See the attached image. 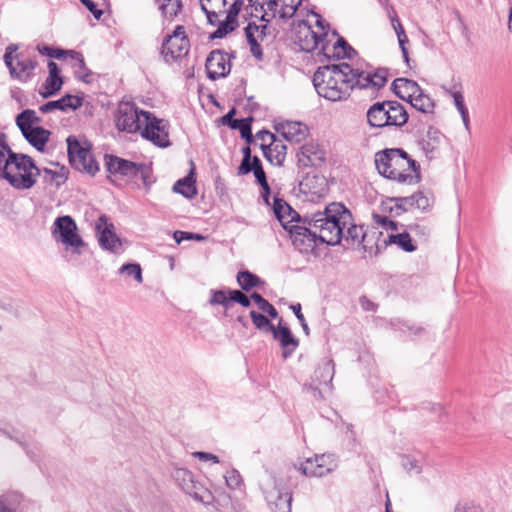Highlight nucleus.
<instances>
[{"label": "nucleus", "instance_id": "nucleus-44", "mask_svg": "<svg viewBox=\"0 0 512 512\" xmlns=\"http://www.w3.org/2000/svg\"><path fill=\"white\" fill-rule=\"evenodd\" d=\"M250 317L252 319L253 324L259 330H263L266 332H272L275 326L270 322L268 317L265 315L256 312L255 310L250 311Z\"/></svg>", "mask_w": 512, "mask_h": 512}, {"label": "nucleus", "instance_id": "nucleus-53", "mask_svg": "<svg viewBox=\"0 0 512 512\" xmlns=\"http://www.w3.org/2000/svg\"><path fill=\"white\" fill-rule=\"evenodd\" d=\"M401 465L408 473L420 474L422 472V468L419 464V461L410 456H402L401 457Z\"/></svg>", "mask_w": 512, "mask_h": 512}, {"label": "nucleus", "instance_id": "nucleus-11", "mask_svg": "<svg viewBox=\"0 0 512 512\" xmlns=\"http://www.w3.org/2000/svg\"><path fill=\"white\" fill-rule=\"evenodd\" d=\"M338 466L337 460L332 454L315 455L294 464V468L307 477H323Z\"/></svg>", "mask_w": 512, "mask_h": 512}, {"label": "nucleus", "instance_id": "nucleus-46", "mask_svg": "<svg viewBox=\"0 0 512 512\" xmlns=\"http://www.w3.org/2000/svg\"><path fill=\"white\" fill-rule=\"evenodd\" d=\"M69 54L71 55V57L73 59L77 60L78 67L82 72L81 75L77 74V78L85 83H90L91 82L90 76H91L92 72L87 68L83 55L80 52H76L73 50H70Z\"/></svg>", "mask_w": 512, "mask_h": 512}, {"label": "nucleus", "instance_id": "nucleus-48", "mask_svg": "<svg viewBox=\"0 0 512 512\" xmlns=\"http://www.w3.org/2000/svg\"><path fill=\"white\" fill-rule=\"evenodd\" d=\"M241 123L237 125H232V129H238L240 131L241 137L244 138L247 142V144H251L253 141V135H252V117H248L245 119H240Z\"/></svg>", "mask_w": 512, "mask_h": 512}, {"label": "nucleus", "instance_id": "nucleus-5", "mask_svg": "<svg viewBox=\"0 0 512 512\" xmlns=\"http://www.w3.org/2000/svg\"><path fill=\"white\" fill-rule=\"evenodd\" d=\"M52 235L57 242H61L72 253L81 255L86 243L78 234V227L75 220L69 216H59L55 219L52 227Z\"/></svg>", "mask_w": 512, "mask_h": 512}, {"label": "nucleus", "instance_id": "nucleus-6", "mask_svg": "<svg viewBox=\"0 0 512 512\" xmlns=\"http://www.w3.org/2000/svg\"><path fill=\"white\" fill-rule=\"evenodd\" d=\"M150 114L148 111L139 109L133 102L122 101L119 103L115 115L116 127L122 132H141L145 125L143 119Z\"/></svg>", "mask_w": 512, "mask_h": 512}, {"label": "nucleus", "instance_id": "nucleus-57", "mask_svg": "<svg viewBox=\"0 0 512 512\" xmlns=\"http://www.w3.org/2000/svg\"><path fill=\"white\" fill-rule=\"evenodd\" d=\"M229 295L231 299V304L233 302L240 304L243 307H250L251 305V298L248 297L245 293H243L241 290H230L229 289Z\"/></svg>", "mask_w": 512, "mask_h": 512}, {"label": "nucleus", "instance_id": "nucleus-50", "mask_svg": "<svg viewBox=\"0 0 512 512\" xmlns=\"http://www.w3.org/2000/svg\"><path fill=\"white\" fill-rule=\"evenodd\" d=\"M120 274H126L128 276H132L138 283H142V269L141 266L137 263H127L122 265L119 269Z\"/></svg>", "mask_w": 512, "mask_h": 512}, {"label": "nucleus", "instance_id": "nucleus-29", "mask_svg": "<svg viewBox=\"0 0 512 512\" xmlns=\"http://www.w3.org/2000/svg\"><path fill=\"white\" fill-rule=\"evenodd\" d=\"M409 103L416 110L425 114L433 113L435 107L430 96L425 94L422 88L420 89V92H417L414 95L413 99H410Z\"/></svg>", "mask_w": 512, "mask_h": 512}, {"label": "nucleus", "instance_id": "nucleus-21", "mask_svg": "<svg viewBox=\"0 0 512 512\" xmlns=\"http://www.w3.org/2000/svg\"><path fill=\"white\" fill-rule=\"evenodd\" d=\"M271 333L283 348V358L290 357L299 345L298 339L294 337L290 328L279 323L278 327H275Z\"/></svg>", "mask_w": 512, "mask_h": 512}, {"label": "nucleus", "instance_id": "nucleus-9", "mask_svg": "<svg viewBox=\"0 0 512 512\" xmlns=\"http://www.w3.org/2000/svg\"><path fill=\"white\" fill-rule=\"evenodd\" d=\"M335 369L334 362L331 359H324L314 371L312 383L305 384L303 389L307 393H311L315 399L322 400L324 398L323 389L332 390V380Z\"/></svg>", "mask_w": 512, "mask_h": 512}, {"label": "nucleus", "instance_id": "nucleus-18", "mask_svg": "<svg viewBox=\"0 0 512 512\" xmlns=\"http://www.w3.org/2000/svg\"><path fill=\"white\" fill-rule=\"evenodd\" d=\"M18 50L16 44H10L6 47L5 54L3 56L5 65L9 69L10 76L21 82H26L30 79L29 72L26 68L25 60H19L18 55L13 54Z\"/></svg>", "mask_w": 512, "mask_h": 512}, {"label": "nucleus", "instance_id": "nucleus-32", "mask_svg": "<svg viewBox=\"0 0 512 512\" xmlns=\"http://www.w3.org/2000/svg\"><path fill=\"white\" fill-rule=\"evenodd\" d=\"M40 122V118L36 115L34 110L25 109L19 113L16 117V125L20 129L21 133L34 128L33 124Z\"/></svg>", "mask_w": 512, "mask_h": 512}, {"label": "nucleus", "instance_id": "nucleus-2", "mask_svg": "<svg viewBox=\"0 0 512 512\" xmlns=\"http://www.w3.org/2000/svg\"><path fill=\"white\" fill-rule=\"evenodd\" d=\"M351 220V212L342 204L333 202L323 211L305 215L306 226L295 225L289 230L294 247L301 253H310L319 240L327 245H337L343 236V227Z\"/></svg>", "mask_w": 512, "mask_h": 512}, {"label": "nucleus", "instance_id": "nucleus-25", "mask_svg": "<svg viewBox=\"0 0 512 512\" xmlns=\"http://www.w3.org/2000/svg\"><path fill=\"white\" fill-rule=\"evenodd\" d=\"M421 87L417 82L407 78H397L392 83V91L401 99L409 102L413 99L417 92H420Z\"/></svg>", "mask_w": 512, "mask_h": 512}, {"label": "nucleus", "instance_id": "nucleus-27", "mask_svg": "<svg viewBox=\"0 0 512 512\" xmlns=\"http://www.w3.org/2000/svg\"><path fill=\"white\" fill-rule=\"evenodd\" d=\"M273 211L276 218L282 223L283 227L287 229L286 223L299 218L298 213L291 208L288 203L281 198H274Z\"/></svg>", "mask_w": 512, "mask_h": 512}, {"label": "nucleus", "instance_id": "nucleus-60", "mask_svg": "<svg viewBox=\"0 0 512 512\" xmlns=\"http://www.w3.org/2000/svg\"><path fill=\"white\" fill-rule=\"evenodd\" d=\"M290 308L292 309L296 318L299 320L301 327H302L303 331L305 332V334L309 335V327H308V324L306 323L303 313L301 312V304L300 303L293 304V305H291Z\"/></svg>", "mask_w": 512, "mask_h": 512}, {"label": "nucleus", "instance_id": "nucleus-28", "mask_svg": "<svg viewBox=\"0 0 512 512\" xmlns=\"http://www.w3.org/2000/svg\"><path fill=\"white\" fill-rule=\"evenodd\" d=\"M193 170L182 179L176 181L173 185V191L179 193L187 199H192L197 195Z\"/></svg>", "mask_w": 512, "mask_h": 512}, {"label": "nucleus", "instance_id": "nucleus-19", "mask_svg": "<svg viewBox=\"0 0 512 512\" xmlns=\"http://www.w3.org/2000/svg\"><path fill=\"white\" fill-rule=\"evenodd\" d=\"M276 131L292 143H300L309 135L307 125L298 121H284L276 125Z\"/></svg>", "mask_w": 512, "mask_h": 512}, {"label": "nucleus", "instance_id": "nucleus-41", "mask_svg": "<svg viewBox=\"0 0 512 512\" xmlns=\"http://www.w3.org/2000/svg\"><path fill=\"white\" fill-rule=\"evenodd\" d=\"M324 37H326L325 32L318 35L309 27L306 30V35L301 45V48L305 51H312L319 46V44L324 40Z\"/></svg>", "mask_w": 512, "mask_h": 512}, {"label": "nucleus", "instance_id": "nucleus-24", "mask_svg": "<svg viewBox=\"0 0 512 512\" xmlns=\"http://www.w3.org/2000/svg\"><path fill=\"white\" fill-rule=\"evenodd\" d=\"M390 101L376 102L367 110L366 117L370 127L383 128L387 126L388 120L385 113L389 111Z\"/></svg>", "mask_w": 512, "mask_h": 512}, {"label": "nucleus", "instance_id": "nucleus-31", "mask_svg": "<svg viewBox=\"0 0 512 512\" xmlns=\"http://www.w3.org/2000/svg\"><path fill=\"white\" fill-rule=\"evenodd\" d=\"M201 10L206 17H216L226 12L227 0H199Z\"/></svg>", "mask_w": 512, "mask_h": 512}, {"label": "nucleus", "instance_id": "nucleus-43", "mask_svg": "<svg viewBox=\"0 0 512 512\" xmlns=\"http://www.w3.org/2000/svg\"><path fill=\"white\" fill-rule=\"evenodd\" d=\"M402 202H410V207L417 208L419 210H426L430 206V199L423 192L419 191L414 193L411 196H408L407 199H402Z\"/></svg>", "mask_w": 512, "mask_h": 512}, {"label": "nucleus", "instance_id": "nucleus-58", "mask_svg": "<svg viewBox=\"0 0 512 512\" xmlns=\"http://www.w3.org/2000/svg\"><path fill=\"white\" fill-rule=\"evenodd\" d=\"M151 173V168L148 165L139 163L137 168V178H141L146 187H149L152 183Z\"/></svg>", "mask_w": 512, "mask_h": 512}, {"label": "nucleus", "instance_id": "nucleus-49", "mask_svg": "<svg viewBox=\"0 0 512 512\" xmlns=\"http://www.w3.org/2000/svg\"><path fill=\"white\" fill-rule=\"evenodd\" d=\"M451 95L453 97L454 104L462 117L463 123L467 127L469 124V112L465 106L463 94L459 91H455L451 93Z\"/></svg>", "mask_w": 512, "mask_h": 512}, {"label": "nucleus", "instance_id": "nucleus-20", "mask_svg": "<svg viewBox=\"0 0 512 512\" xmlns=\"http://www.w3.org/2000/svg\"><path fill=\"white\" fill-rule=\"evenodd\" d=\"M397 245L405 252H413L416 250V246L412 243V239L407 232L398 233V234H390L386 239L382 241L379 240V237L375 241V251L374 256H377L382 249H385L388 245Z\"/></svg>", "mask_w": 512, "mask_h": 512}, {"label": "nucleus", "instance_id": "nucleus-10", "mask_svg": "<svg viewBox=\"0 0 512 512\" xmlns=\"http://www.w3.org/2000/svg\"><path fill=\"white\" fill-rule=\"evenodd\" d=\"M190 42L182 25L176 26L171 35H168L162 44L161 54L167 63L186 56L189 52Z\"/></svg>", "mask_w": 512, "mask_h": 512}, {"label": "nucleus", "instance_id": "nucleus-7", "mask_svg": "<svg viewBox=\"0 0 512 512\" xmlns=\"http://www.w3.org/2000/svg\"><path fill=\"white\" fill-rule=\"evenodd\" d=\"M66 142L71 166L76 170L94 175L99 170V166L91 154L90 147L82 145L75 136H69Z\"/></svg>", "mask_w": 512, "mask_h": 512}, {"label": "nucleus", "instance_id": "nucleus-35", "mask_svg": "<svg viewBox=\"0 0 512 512\" xmlns=\"http://www.w3.org/2000/svg\"><path fill=\"white\" fill-rule=\"evenodd\" d=\"M237 283L243 291H250L252 288L259 286L262 280L256 274L248 270L240 271L237 274Z\"/></svg>", "mask_w": 512, "mask_h": 512}, {"label": "nucleus", "instance_id": "nucleus-30", "mask_svg": "<svg viewBox=\"0 0 512 512\" xmlns=\"http://www.w3.org/2000/svg\"><path fill=\"white\" fill-rule=\"evenodd\" d=\"M442 138L443 135L439 130L430 127L425 137L421 140L422 149L427 155L433 154L437 150Z\"/></svg>", "mask_w": 512, "mask_h": 512}, {"label": "nucleus", "instance_id": "nucleus-33", "mask_svg": "<svg viewBox=\"0 0 512 512\" xmlns=\"http://www.w3.org/2000/svg\"><path fill=\"white\" fill-rule=\"evenodd\" d=\"M389 109H391V126L401 127L408 121V113L404 106L397 101H390Z\"/></svg>", "mask_w": 512, "mask_h": 512}, {"label": "nucleus", "instance_id": "nucleus-22", "mask_svg": "<svg viewBox=\"0 0 512 512\" xmlns=\"http://www.w3.org/2000/svg\"><path fill=\"white\" fill-rule=\"evenodd\" d=\"M264 157L275 166H282L287 155V147L276 137L268 144H261Z\"/></svg>", "mask_w": 512, "mask_h": 512}, {"label": "nucleus", "instance_id": "nucleus-62", "mask_svg": "<svg viewBox=\"0 0 512 512\" xmlns=\"http://www.w3.org/2000/svg\"><path fill=\"white\" fill-rule=\"evenodd\" d=\"M249 3L254 8L255 12H263L260 17L262 22H270L271 18L269 17V13L264 10V3L260 2V0H249Z\"/></svg>", "mask_w": 512, "mask_h": 512}, {"label": "nucleus", "instance_id": "nucleus-54", "mask_svg": "<svg viewBox=\"0 0 512 512\" xmlns=\"http://www.w3.org/2000/svg\"><path fill=\"white\" fill-rule=\"evenodd\" d=\"M122 164L123 165L121 167V171H120L119 175L131 178V179H136L137 178V168L139 166V163H135V162L124 159V161H122Z\"/></svg>", "mask_w": 512, "mask_h": 512}, {"label": "nucleus", "instance_id": "nucleus-16", "mask_svg": "<svg viewBox=\"0 0 512 512\" xmlns=\"http://www.w3.org/2000/svg\"><path fill=\"white\" fill-rule=\"evenodd\" d=\"M207 77L217 80L226 77L231 70L230 55L222 50H213L209 53L205 63Z\"/></svg>", "mask_w": 512, "mask_h": 512}, {"label": "nucleus", "instance_id": "nucleus-38", "mask_svg": "<svg viewBox=\"0 0 512 512\" xmlns=\"http://www.w3.org/2000/svg\"><path fill=\"white\" fill-rule=\"evenodd\" d=\"M333 49V56H336L338 59H352L357 54V51L344 38H339L334 44Z\"/></svg>", "mask_w": 512, "mask_h": 512}, {"label": "nucleus", "instance_id": "nucleus-4", "mask_svg": "<svg viewBox=\"0 0 512 512\" xmlns=\"http://www.w3.org/2000/svg\"><path fill=\"white\" fill-rule=\"evenodd\" d=\"M40 174L41 170L35 161L30 156L21 153H11L10 159L5 160L2 169V178L17 190L32 188Z\"/></svg>", "mask_w": 512, "mask_h": 512}, {"label": "nucleus", "instance_id": "nucleus-52", "mask_svg": "<svg viewBox=\"0 0 512 512\" xmlns=\"http://www.w3.org/2000/svg\"><path fill=\"white\" fill-rule=\"evenodd\" d=\"M123 158L114 155H106L105 156V166L107 171L111 174H119L122 167Z\"/></svg>", "mask_w": 512, "mask_h": 512}, {"label": "nucleus", "instance_id": "nucleus-23", "mask_svg": "<svg viewBox=\"0 0 512 512\" xmlns=\"http://www.w3.org/2000/svg\"><path fill=\"white\" fill-rule=\"evenodd\" d=\"M83 105V98L71 94H66L58 100L49 101L42 106L39 110L42 113H49L54 110L67 111L68 109L76 110Z\"/></svg>", "mask_w": 512, "mask_h": 512}, {"label": "nucleus", "instance_id": "nucleus-37", "mask_svg": "<svg viewBox=\"0 0 512 512\" xmlns=\"http://www.w3.org/2000/svg\"><path fill=\"white\" fill-rule=\"evenodd\" d=\"M391 25L397 35L398 43H399V47L401 49L403 59H404L405 63L408 66H410V58H409L408 50L406 48V44L409 42V39L405 33V30H404L399 19L397 20V22H391Z\"/></svg>", "mask_w": 512, "mask_h": 512}, {"label": "nucleus", "instance_id": "nucleus-51", "mask_svg": "<svg viewBox=\"0 0 512 512\" xmlns=\"http://www.w3.org/2000/svg\"><path fill=\"white\" fill-rule=\"evenodd\" d=\"M36 49L41 55L48 56L50 58L60 59L64 56V54H69V51H64L59 48H52L45 44H38Z\"/></svg>", "mask_w": 512, "mask_h": 512}, {"label": "nucleus", "instance_id": "nucleus-61", "mask_svg": "<svg viewBox=\"0 0 512 512\" xmlns=\"http://www.w3.org/2000/svg\"><path fill=\"white\" fill-rule=\"evenodd\" d=\"M247 26L254 27L251 30V34L253 35L254 38H258V40H260V41L264 40V38L266 37V30H267L266 22H265V24H261V25H257L256 23L250 22V23H248Z\"/></svg>", "mask_w": 512, "mask_h": 512}, {"label": "nucleus", "instance_id": "nucleus-42", "mask_svg": "<svg viewBox=\"0 0 512 512\" xmlns=\"http://www.w3.org/2000/svg\"><path fill=\"white\" fill-rule=\"evenodd\" d=\"M301 2L302 0H281V8L278 11V16L284 20L293 17L298 7L301 5Z\"/></svg>", "mask_w": 512, "mask_h": 512}, {"label": "nucleus", "instance_id": "nucleus-13", "mask_svg": "<svg viewBox=\"0 0 512 512\" xmlns=\"http://www.w3.org/2000/svg\"><path fill=\"white\" fill-rule=\"evenodd\" d=\"M143 121L145 125L141 136L152 142L155 146L166 148L171 145L169 140V123L164 119L155 117L152 113L146 116Z\"/></svg>", "mask_w": 512, "mask_h": 512}, {"label": "nucleus", "instance_id": "nucleus-56", "mask_svg": "<svg viewBox=\"0 0 512 512\" xmlns=\"http://www.w3.org/2000/svg\"><path fill=\"white\" fill-rule=\"evenodd\" d=\"M224 478H225L227 486L231 489H236V488L240 487V485L242 483L241 475L235 469L228 470L225 473Z\"/></svg>", "mask_w": 512, "mask_h": 512}, {"label": "nucleus", "instance_id": "nucleus-63", "mask_svg": "<svg viewBox=\"0 0 512 512\" xmlns=\"http://www.w3.org/2000/svg\"><path fill=\"white\" fill-rule=\"evenodd\" d=\"M242 6H243L242 0H235L232 3V5L230 6L229 10L225 12V13H227L226 16L237 21V16L239 15V13L241 11Z\"/></svg>", "mask_w": 512, "mask_h": 512}, {"label": "nucleus", "instance_id": "nucleus-14", "mask_svg": "<svg viewBox=\"0 0 512 512\" xmlns=\"http://www.w3.org/2000/svg\"><path fill=\"white\" fill-rule=\"evenodd\" d=\"M173 478L181 489L196 501L209 504L212 498L211 493L199 482L194 480V475L185 468H176Z\"/></svg>", "mask_w": 512, "mask_h": 512}, {"label": "nucleus", "instance_id": "nucleus-17", "mask_svg": "<svg viewBox=\"0 0 512 512\" xmlns=\"http://www.w3.org/2000/svg\"><path fill=\"white\" fill-rule=\"evenodd\" d=\"M300 168L321 167L326 160V151L313 141L303 144L296 154Z\"/></svg>", "mask_w": 512, "mask_h": 512}, {"label": "nucleus", "instance_id": "nucleus-36", "mask_svg": "<svg viewBox=\"0 0 512 512\" xmlns=\"http://www.w3.org/2000/svg\"><path fill=\"white\" fill-rule=\"evenodd\" d=\"M63 79L62 77H50L48 76L42 85L41 90L39 91V94L43 98H49L57 94L63 85Z\"/></svg>", "mask_w": 512, "mask_h": 512}, {"label": "nucleus", "instance_id": "nucleus-3", "mask_svg": "<svg viewBox=\"0 0 512 512\" xmlns=\"http://www.w3.org/2000/svg\"><path fill=\"white\" fill-rule=\"evenodd\" d=\"M380 175L398 183H413L420 179V165L401 148H389L375 154Z\"/></svg>", "mask_w": 512, "mask_h": 512}, {"label": "nucleus", "instance_id": "nucleus-64", "mask_svg": "<svg viewBox=\"0 0 512 512\" xmlns=\"http://www.w3.org/2000/svg\"><path fill=\"white\" fill-rule=\"evenodd\" d=\"M250 298L258 305V308L262 312L264 311V309L268 308V305L270 304L261 294L257 292H253L250 295Z\"/></svg>", "mask_w": 512, "mask_h": 512}, {"label": "nucleus", "instance_id": "nucleus-12", "mask_svg": "<svg viewBox=\"0 0 512 512\" xmlns=\"http://www.w3.org/2000/svg\"><path fill=\"white\" fill-rule=\"evenodd\" d=\"M96 237L101 249L113 254L122 251V240L115 232V226L106 215L102 214L95 222Z\"/></svg>", "mask_w": 512, "mask_h": 512}, {"label": "nucleus", "instance_id": "nucleus-40", "mask_svg": "<svg viewBox=\"0 0 512 512\" xmlns=\"http://www.w3.org/2000/svg\"><path fill=\"white\" fill-rule=\"evenodd\" d=\"M217 29L210 35L211 39H221L236 29L237 21L226 16L224 21H219Z\"/></svg>", "mask_w": 512, "mask_h": 512}, {"label": "nucleus", "instance_id": "nucleus-8", "mask_svg": "<svg viewBox=\"0 0 512 512\" xmlns=\"http://www.w3.org/2000/svg\"><path fill=\"white\" fill-rule=\"evenodd\" d=\"M263 494L273 512H291L292 493L276 476L265 484Z\"/></svg>", "mask_w": 512, "mask_h": 512}, {"label": "nucleus", "instance_id": "nucleus-39", "mask_svg": "<svg viewBox=\"0 0 512 512\" xmlns=\"http://www.w3.org/2000/svg\"><path fill=\"white\" fill-rule=\"evenodd\" d=\"M159 2V10L164 18L172 19L182 8L181 0H157Z\"/></svg>", "mask_w": 512, "mask_h": 512}, {"label": "nucleus", "instance_id": "nucleus-45", "mask_svg": "<svg viewBox=\"0 0 512 512\" xmlns=\"http://www.w3.org/2000/svg\"><path fill=\"white\" fill-rule=\"evenodd\" d=\"M254 27L252 26H247L245 28V35H246V38H247V42L248 44L250 45V52L251 54L259 61H261L263 59V51H262V48L260 46V40H258V38H254L253 35L251 34V30L253 29Z\"/></svg>", "mask_w": 512, "mask_h": 512}, {"label": "nucleus", "instance_id": "nucleus-47", "mask_svg": "<svg viewBox=\"0 0 512 512\" xmlns=\"http://www.w3.org/2000/svg\"><path fill=\"white\" fill-rule=\"evenodd\" d=\"M209 303L211 305H222L225 309H229L231 306L229 290H211Z\"/></svg>", "mask_w": 512, "mask_h": 512}, {"label": "nucleus", "instance_id": "nucleus-1", "mask_svg": "<svg viewBox=\"0 0 512 512\" xmlns=\"http://www.w3.org/2000/svg\"><path fill=\"white\" fill-rule=\"evenodd\" d=\"M388 70L379 68L374 72L352 68L347 63L328 64L318 67L313 75L317 94L329 101H343L353 88L380 89L387 82Z\"/></svg>", "mask_w": 512, "mask_h": 512}, {"label": "nucleus", "instance_id": "nucleus-26", "mask_svg": "<svg viewBox=\"0 0 512 512\" xmlns=\"http://www.w3.org/2000/svg\"><path fill=\"white\" fill-rule=\"evenodd\" d=\"M22 135L30 145L38 151L43 152L47 142L49 141L51 132L41 126H35L34 128L22 133Z\"/></svg>", "mask_w": 512, "mask_h": 512}, {"label": "nucleus", "instance_id": "nucleus-55", "mask_svg": "<svg viewBox=\"0 0 512 512\" xmlns=\"http://www.w3.org/2000/svg\"><path fill=\"white\" fill-rule=\"evenodd\" d=\"M41 172H43V178L46 183H55L56 186H60L64 182V175L57 171L44 168Z\"/></svg>", "mask_w": 512, "mask_h": 512}, {"label": "nucleus", "instance_id": "nucleus-34", "mask_svg": "<svg viewBox=\"0 0 512 512\" xmlns=\"http://www.w3.org/2000/svg\"><path fill=\"white\" fill-rule=\"evenodd\" d=\"M0 434L13 439V437L6 431L0 429ZM14 440L25 450L27 456L34 462H37L40 458L41 448L38 443L28 442L20 438H14Z\"/></svg>", "mask_w": 512, "mask_h": 512}, {"label": "nucleus", "instance_id": "nucleus-59", "mask_svg": "<svg viewBox=\"0 0 512 512\" xmlns=\"http://www.w3.org/2000/svg\"><path fill=\"white\" fill-rule=\"evenodd\" d=\"M173 237L176 243H181L183 240H203L204 237L200 234L185 232V231H175Z\"/></svg>", "mask_w": 512, "mask_h": 512}, {"label": "nucleus", "instance_id": "nucleus-15", "mask_svg": "<svg viewBox=\"0 0 512 512\" xmlns=\"http://www.w3.org/2000/svg\"><path fill=\"white\" fill-rule=\"evenodd\" d=\"M382 236L381 232L367 233L362 225H355L352 223V219L348 224L343 227V236L346 242L358 246H361L364 252H368L370 255H374L375 243L371 244L375 239Z\"/></svg>", "mask_w": 512, "mask_h": 512}]
</instances>
